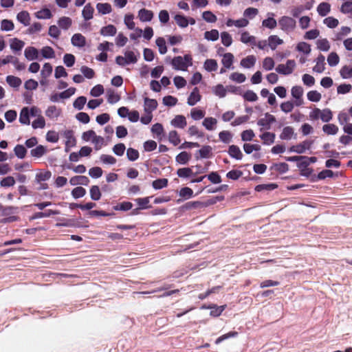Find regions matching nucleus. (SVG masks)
<instances>
[{
	"label": "nucleus",
	"instance_id": "16",
	"mask_svg": "<svg viewBox=\"0 0 352 352\" xmlns=\"http://www.w3.org/2000/svg\"><path fill=\"white\" fill-rule=\"evenodd\" d=\"M256 63V58L254 55H249L241 60L240 65L245 69L253 67Z\"/></svg>",
	"mask_w": 352,
	"mask_h": 352
},
{
	"label": "nucleus",
	"instance_id": "23",
	"mask_svg": "<svg viewBox=\"0 0 352 352\" xmlns=\"http://www.w3.org/2000/svg\"><path fill=\"white\" fill-rule=\"evenodd\" d=\"M94 8L91 3H87L85 6L82 11V17L85 21L90 20L94 16Z\"/></svg>",
	"mask_w": 352,
	"mask_h": 352
},
{
	"label": "nucleus",
	"instance_id": "42",
	"mask_svg": "<svg viewBox=\"0 0 352 352\" xmlns=\"http://www.w3.org/2000/svg\"><path fill=\"white\" fill-rule=\"evenodd\" d=\"M17 20L23 23L24 25L27 26L30 24V14L26 11H22L18 13L16 16Z\"/></svg>",
	"mask_w": 352,
	"mask_h": 352
},
{
	"label": "nucleus",
	"instance_id": "19",
	"mask_svg": "<svg viewBox=\"0 0 352 352\" xmlns=\"http://www.w3.org/2000/svg\"><path fill=\"white\" fill-rule=\"evenodd\" d=\"M24 56L28 60L38 59V50L34 47H28L25 49Z\"/></svg>",
	"mask_w": 352,
	"mask_h": 352
},
{
	"label": "nucleus",
	"instance_id": "41",
	"mask_svg": "<svg viewBox=\"0 0 352 352\" xmlns=\"http://www.w3.org/2000/svg\"><path fill=\"white\" fill-rule=\"evenodd\" d=\"M205 113V111L202 109L198 108H192L190 111V117L194 120H199L202 118H204Z\"/></svg>",
	"mask_w": 352,
	"mask_h": 352
},
{
	"label": "nucleus",
	"instance_id": "63",
	"mask_svg": "<svg viewBox=\"0 0 352 352\" xmlns=\"http://www.w3.org/2000/svg\"><path fill=\"white\" fill-rule=\"evenodd\" d=\"M16 182L13 177L8 176L3 178L0 182V186L3 188H8L13 186Z\"/></svg>",
	"mask_w": 352,
	"mask_h": 352
},
{
	"label": "nucleus",
	"instance_id": "31",
	"mask_svg": "<svg viewBox=\"0 0 352 352\" xmlns=\"http://www.w3.org/2000/svg\"><path fill=\"white\" fill-rule=\"evenodd\" d=\"M117 29L113 25H108L101 28L100 33L104 36H113L116 34Z\"/></svg>",
	"mask_w": 352,
	"mask_h": 352
},
{
	"label": "nucleus",
	"instance_id": "48",
	"mask_svg": "<svg viewBox=\"0 0 352 352\" xmlns=\"http://www.w3.org/2000/svg\"><path fill=\"white\" fill-rule=\"evenodd\" d=\"M89 192L91 199L94 201H98L101 198L102 194L98 186H92L90 188Z\"/></svg>",
	"mask_w": 352,
	"mask_h": 352
},
{
	"label": "nucleus",
	"instance_id": "24",
	"mask_svg": "<svg viewBox=\"0 0 352 352\" xmlns=\"http://www.w3.org/2000/svg\"><path fill=\"white\" fill-rule=\"evenodd\" d=\"M267 16V19L263 21L262 25L270 29L275 28L277 25V21L274 19V14L269 12Z\"/></svg>",
	"mask_w": 352,
	"mask_h": 352
},
{
	"label": "nucleus",
	"instance_id": "33",
	"mask_svg": "<svg viewBox=\"0 0 352 352\" xmlns=\"http://www.w3.org/2000/svg\"><path fill=\"white\" fill-rule=\"evenodd\" d=\"M316 44L318 50L322 52H327L331 47L330 43L327 38H320L317 40Z\"/></svg>",
	"mask_w": 352,
	"mask_h": 352
},
{
	"label": "nucleus",
	"instance_id": "22",
	"mask_svg": "<svg viewBox=\"0 0 352 352\" xmlns=\"http://www.w3.org/2000/svg\"><path fill=\"white\" fill-rule=\"evenodd\" d=\"M228 152L231 157L237 160H241L243 157V153L241 149L236 145L230 146Z\"/></svg>",
	"mask_w": 352,
	"mask_h": 352
},
{
	"label": "nucleus",
	"instance_id": "45",
	"mask_svg": "<svg viewBox=\"0 0 352 352\" xmlns=\"http://www.w3.org/2000/svg\"><path fill=\"white\" fill-rule=\"evenodd\" d=\"M134 16L132 14H126L124 15V23L125 25L127 27L129 30H134L135 29V23L133 21Z\"/></svg>",
	"mask_w": 352,
	"mask_h": 352
},
{
	"label": "nucleus",
	"instance_id": "50",
	"mask_svg": "<svg viewBox=\"0 0 352 352\" xmlns=\"http://www.w3.org/2000/svg\"><path fill=\"white\" fill-rule=\"evenodd\" d=\"M32 122V126L33 129H43L45 126V120L41 115L38 117Z\"/></svg>",
	"mask_w": 352,
	"mask_h": 352
},
{
	"label": "nucleus",
	"instance_id": "8",
	"mask_svg": "<svg viewBox=\"0 0 352 352\" xmlns=\"http://www.w3.org/2000/svg\"><path fill=\"white\" fill-rule=\"evenodd\" d=\"M275 122V117L269 113H266L263 118L258 120L257 124L262 127V129L268 130L271 128V125Z\"/></svg>",
	"mask_w": 352,
	"mask_h": 352
},
{
	"label": "nucleus",
	"instance_id": "13",
	"mask_svg": "<svg viewBox=\"0 0 352 352\" xmlns=\"http://www.w3.org/2000/svg\"><path fill=\"white\" fill-rule=\"evenodd\" d=\"M154 16L153 11L142 8L138 11V17L142 22H149Z\"/></svg>",
	"mask_w": 352,
	"mask_h": 352
},
{
	"label": "nucleus",
	"instance_id": "12",
	"mask_svg": "<svg viewBox=\"0 0 352 352\" xmlns=\"http://www.w3.org/2000/svg\"><path fill=\"white\" fill-rule=\"evenodd\" d=\"M315 66L313 67V72L316 73H322L325 70V58L322 54L318 55L315 59Z\"/></svg>",
	"mask_w": 352,
	"mask_h": 352
},
{
	"label": "nucleus",
	"instance_id": "56",
	"mask_svg": "<svg viewBox=\"0 0 352 352\" xmlns=\"http://www.w3.org/2000/svg\"><path fill=\"white\" fill-rule=\"evenodd\" d=\"M52 173L50 170H41L36 175V179L37 182H44L50 179Z\"/></svg>",
	"mask_w": 352,
	"mask_h": 352
},
{
	"label": "nucleus",
	"instance_id": "35",
	"mask_svg": "<svg viewBox=\"0 0 352 352\" xmlns=\"http://www.w3.org/2000/svg\"><path fill=\"white\" fill-rule=\"evenodd\" d=\"M322 131L328 135H333L338 133L339 129L334 124H327L322 126Z\"/></svg>",
	"mask_w": 352,
	"mask_h": 352
},
{
	"label": "nucleus",
	"instance_id": "29",
	"mask_svg": "<svg viewBox=\"0 0 352 352\" xmlns=\"http://www.w3.org/2000/svg\"><path fill=\"white\" fill-rule=\"evenodd\" d=\"M268 45L272 50H274L276 47L283 43V41L276 35H271L267 38Z\"/></svg>",
	"mask_w": 352,
	"mask_h": 352
},
{
	"label": "nucleus",
	"instance_id": "59",
	"mask_svg": "<svg viewBox=\"0 0 352 352\" xmlns=\"http://www.w3.org/2000/svg\"><path fill=\"white\" fill-rule=\"evenodd\" d=\"M10 46L13 51H20L24 46V42L18 38H13L10 41Z\"/></svg>",
	"mask_w": 352,
	"mask_h": 352
},
{
	"label": "nucleus",
	"instance_id": "30",
	"mask_svg": "<svg viewBox=\"0 0 352 352\" xmlns=\"http://www.w3.org/2000/svg\"><path fill=\"white\" fill-rule=\"evenodd\" d=\"M199 173H201V171H198L196 173H193L192 169L191 168H181L177 170V175L181 178H187L190 176L195 175Z\"/></svg>",
	"mask_w": 352,
	"mask_h": 352
},
{
	"label": "nucleus",
	"instance_id": "60",
	"mask_svg": "<svg viewBox=\"0 0 352 352\" xmlns=\"http://www.w3.org/2000/svg\"><path fill=\"white\" fill-rule=\"evenodd\" d=\"M230 79L237 83H242L245 81V76L239 72H233L230 75Z\"/></svg>",
	"mask_w": 352,
	"mask_h": 352
},
{
	"label": "nucleus",
	"instance_id": "54",
	"mask_svg": "<svg viewBox=\"0 0 352 352\" xmlns=\"http://www.w3.org/2000/svg\"><path fill=\"white\" fill-rule=\"evenodd\" d=\"M52 73V66L50 63H46L43 65L41 72V76L43 79L47 78Z\"/></svg>",
	"mask_w": 352,
	"mask_h": 352
},
{
	"label": "nucleus",
	"instance_id": "61",
	"mask_svg": "<svg viewBox=\"0 0 352 352\" xmlns=\"http://www.w3.org/2000/svg\"><path fill=\"white\" fill-rule=\"evenodd\" d=\"M59 140V134L58 132L51 130L46 133V140L48 142L56 143Z\"/></svg>",
	"mask_w": 352,
	"mask_h": 352
},
{
	"label": "nucleus",
	"instance_id": "44",
	"mask_svg": "<svg viewBox=\"0 0 352 352\" xmlns=\"http://www.w3.org/2000/svg\"><path fill=\"white\" fill-rule=\"evenodd\" d=\"M41 55L45 58H54L55 57V52L52 47L50 46L43 47L41 50Z\"/></svg>",
	"mask_w": 352,
	"mask_h": 352
},
{
	"label": "nucleus",
	"instance_id": "55",
	"mask_svg": "<svg viewBox=\"0 0 352 352\" xmlns=\"http://www.w3.org/2000/svg\"><path fill=\"white\" fill-rule=\"evenodd\" d=\"M174 19L179 27L182 28L187 27V17L184 15L179 14H175Z\"/></svg>",
	"mask_w": 352,
	"mask_h": 352
},
{
	"label": "nucleus",
	"instance_id": "49",
	"mask_svg": "<svg viewBox=\"0 0 352 352\" xmlns=\"http://www.w3.org/2000/svg\"><path fill=\"white\" fill-rule=\"evenodd\" d=\"M219 33L217 30H212L206 31L204 33V38L208 41H215L219 39Z\"/></svg>",
	"mask_w": 352,
	"mask_h": 352
},
{
	"label": "nucleus",
	"instance_id": "28",
	"mask_svg": "<svg viewBox=\"0 0 352 352\" xmlns=\"http://www.w3.org/2000/svg\"><path fill=\"white\" fill-rule=\"evenodd\" d=\"M57 23L60 28L67 30L72 25V19L68 16H62Z\"/></svg>",
	"mask_w": 352,
	"mask_h": 352
},
{
	"label": "nucleus",
	"instance_id": "14",
	"mask_svg": "<svg viewBox=\"0 0 352 352\" xmlns=\"http://www.w3.org/2000/svg\"><path fill=\"white\" fill-rule=\"evenodd\" d=\"M201 99V96L199 93V90L197 87H195L192 92L190 94L187 103L189 106H194Z\"/></svg>",
	"mask_w": 352,
	"mask_h": 352
},
{
	"label": "nucleus",
	"instance_id": "26",
	"mask_svg": "<svg viewBox=\"0 0 352 352\" xmlns=\"http://www.w3.org/2000/svg\"><path fill=\"white\" fill-rule=\"evenodd\" d=\"M29 111V107H27L21 109L19 115V122L22 124L29 125L30 124Z\"/></svg>",
	"mask_w": 352,
	"mask_h": 352
},
{
	"label": "nucleus",
	"instance_id": "17",
	"mask_svg": "<svg viewBox=\"0 0 352 352\" xmlns=\"http://www.w3.org/2000/svg\"><path fill=\"white\" fill-rule=\"evenodd\" d=\"M296 138V134L293 127L287 126L283 129L281 133L280 134V138L284 140H289L292 138Z\"/></svg>",
	"mask_w": 352,
	"mask_h": 352
},
{
	"label": "nucleus",
	"instance_id": "39",
	"mask_svg": "<svg viewBox=\"0 0 352 352\" xmlns=\"http://www.w3.org/2000/svg\"><path fill=\"white\" fill-rule=\"evenodd\" d=\"M233 135L229 131H222L219 133V138L221 142L225 144H229L231 142Z\"/></svg>",
	"mask_w": 352,
	"mask_h": 352
},
{
	"label": "nucleus",
	"instance_id": "10",
	"mask_svg": "<svg viewBox=\"0 0 352 352\" xmlns=\"http://www.w3.org/2000/svg\"><path fill=\"white\" fill-rule=\"evenodd\" d=\"M72 45L76 47H84L87 44L86 38L80 33L74 34L71 38Z\"/></svg>",
	"mask_w": 352,
	"mask_h": 352
},
{
	"label": "nucleus",
	"instance_id": "7",
	"mask_svg": "<svg viewBox=\"0 0 352 352\" xmlns=\"http://www.w3.org/2000/svg\"><path fill=\"white\" fill-rule=\"evenodd\" d=\"M45 116L51 120H57L62 115V109L55 105H50L45 111Z\"/></svg>",
	"mask_w": 352,
	"mask_h": 352
},
{
	"label": "nucleus",
	"instance_id": "64",
	"mask_svg": "<svg viewBox=\"0 0 352 352\" xmlns=\"http://www.w3.org/2000/svg\"><path fill=\"white\" fill-rule=\"evenodd\" d=\"M340 12L343 14H350L352 18V1L344 2L340 7Z\"/></svg>",
	"mask_w": 352,
	"mask_h": 352
},
{
	"label": "nucleus",
	"instance_id": "37",
	"mask_svg": "<svg viewBox=\"0 0 352 352\" xmlns=\"http://www.w3.org/2000/svg\"><path fill=\"white\" fill-rule=\"evenodd\" d=\"M298 52H302L306 55H308L311 52V45L306 42H299L296 47Z\"/></svg>",
	"mask_w": 352,
	"mask_h": 352
},
{
	"label": "nucleus",
	"instance_id": "20",
	"mask_svg": "<svg viewBox=\"0 0 352 352\" xmlns=\"http://www.w3.org/2000/svg\"><path fill=\"white\" fill-rule=\"evenodd\" d=\"M234 59V57L232 53H225L222 55L221 64L226 69H231L232 68Z\"/></svg>",
	"mask_w": 352,
	"mask_h": 352
},
{
	"label": "nucleus",
	"instance_id": "9",
	"mask_svg": "<svg viewBox=\"0 0 352 352\" xmlns=\"http://www.w3.org/2000/svg\"><path fill=\"white\" fill-rule=\"evenodd\" d=\"M63 136L65 138V151L68 152L71 148L76 145V140L74 136L73 131L71 130L65 131Z\"/></svg>",
	"mask_w": 352,
	"mask_h": 352
},
{
	"label": "nucleus",
	"instance_id": "5",
	"mask_svg": "<svg viewBox=\"0 0 352 352\" xmlns=\"http://www.w3.org/2000/svg\"><path fill=\"white\" fill-rule=\"evenodd\" d=\"M296 65L294 60H287L285 64H279L276 67V71L283 75H289L294 72Z\"/></svg>",
	"mask_w": 352,
	"mask_h": 352
},
{
	"label": "nucleus",
	"instance_id": "62",
	"mask_svg": "<svg viewBox=\"0 0 352 352\" xmlns=\"http://www.w3.org/2000/svg\"><path fill=\"white\" fill-rule=\"evenodd\" d=\"M212 92L219 98H223L226 95V88L221 84L212 87Z\"/></svg>",
	"mask_w": 352,
	"mask_h": 352
},
{
	"label": "nucleus",
	"instance_id": "53",
	"mask_svg": "<svg viewBox=\"0 0 352 352\" xmlns=\"http://www.w3.org/2000/svg\"><path fill=\"white\" fill-rule=\"evenodd\" d=\"M168 141L174 146H177L181 142L179 135L176 131L173 130L169 132Z\"/></svg>",
	"mask_w": 352,
	"mask_h": 352
},
{
	"label": "nucleus",
	"instance_id": "46",
	"mask_svg": "<svg viewBox=\"0 0 352 352\" xmlns=\"http://www.w3.org/2000/svg\"><path fill=\"white\" fill-rule=\"evenodd\" d=\"M89 182V179L85 176H74L69 179V183L72 186L78 184H86Z\"/></svg>",
	"mask_w": 352,
	"mask_h": 352
},
{
	"label": "nucleus",
	"instance_id": "34",
	"mask_svg": "<svg viewBox=\"0 0 352 352\" xmlns=\"http://www.w3.org/2000/svg\"><path fill=\"white\" fill-rule=\"evenodd\" d=\"M204 68L208 72H215L218 68V63L214 59H207L204 63Z\"/></svg>",
	"mask_w": 352,
	"mask_h": 352
},
{
	"label": "nucleus",
	"instance_id": "47",
	"mask_svg": "<svg viewBox=\"0 0 352 352\" xmlns=\"http://www.w3.org/2000/svg\"><path fill=\"white\" fill-rule=\"evenodd\" d=\"M340 62V57L336 52H332L327 56V63L329 66L335 67Z\"/></svg>",
	"mask_w": 352,
	"mask_h": 352
},
{
	"label": "nucleus",
	"instance_id": "3",
	"mask_svg": "<svg viewBox=\"0 0 352 352\" xmlns=\"http://www.w3.org/2000/svg\"><path fill=\"white\" fill-rule=\"evenodd\" d=\"M309 119L317 120L320 119L324 122H328L333 118V113L329 109H320L314 108L309 114Z\"/></svg>",
	"mask_w": 352,
	"mask_h": 352
},
{
	"label": "nucleus",
	"instance_id": "25",
	"mask_svg": "<svg viewBox=\"0 0 352 352\" xmlns=\"http://www.w3.org/2000/svg\"><path fill=\"white\" fill-rule=\"evenodd\" d=\"M190 153L186 151H182L176 156L175 161L179 164H186L190 160Z\"/></svg>",
	"mask_w": 352,
	"mask_h": 352
},
{
	"label": "nucleus",
	"instance_id": "21",
	"mask_svg": "<svg viewBox=\"0 0 352 352\" xmlns=\"http://www.w3.org/2000/svg\"><path fill=\"white\" fill-rule=\"evenodd\" d=\"M157 102L155 99L144 98V112H153L157 107Z\"/></svg>",
	"mask_w": 352,
	"mask_h": 352
},
{
	"label": "nucleus",
	"instance_id": "4",
	"mask_svg": "<svg viewBox=\"0 0 352 352\" xmlns=\"http://www.w3.org/2000/svg\"><path fill=\"white\" fill-rule=\"evenodd\" d=\"M278 25L281 30L289 34L293 32L296 26V22L291 16H283L278 19Z\"/></svg>",
	"mask_w": 352,
	"mask_h": 352
},
{
	"label": "nucleus",
	"instance_id": "11",
	"mask_svg": "<svg viewBox=\"0 0 352 352\" xmlns=\"http://www.w3.org/2000/svg\"><path fill=\"white\" fill-rule=\"evenodd\" d=\"M218 121L215 118L206 117L202 121V126L209 131H215L217 128Z\"/></svg>",
	"mask_w": 352,
	"mask_h": 352
},
{
	"label": "nucleus",
	"instance_id": "57",
	"mask_svg": "<svg viewBox=\"0 0 352 352\" xmlns=\"http://www.w3.org/2000/svg\"><path fill=\"white\" fill-rule=\"evenodd\" d=\"M307 99L311 102H318L322 98V95L318 91L312 90L309 91L307 94Z\"/></svg>",
	"mask_w": 352,
	"mask_h": 352
},
{
	"label": "nucleus",
	"instance_id": "27",
	"mask_svg": "<svg viewBox=\"0 0 352 352\" xmlns=\"http://www.w3.org/2000/svg\"><path fill=\"white\" fill-rule=\"evenodd\" d=\"M331 11V5L329 3L322 2L317 6V12L321 16H327Z\"/></svg>",
	"mask_w": 352,
	"mask_h": 352
},
{
	"label": "nucleus",
	"instance_id": "15",
	"mask_svg": "<svg viewBox=\"0 0 352 352\" xmlns=\"http://www.w3.org/2000/svg\"><path fill=\"white\" fill-rule=\"evenodd\" d=\"M170 124L175 128L184 129L187 125L186 119L182 115H177L170 121Z\"/></svg>",
	"mask_w": 352,
	"mask_h": 352
},
{
	"label": "nucleus",
	"instance_id": "2",
	"mask_svg": "<svg viewBox=\"0 0 352 352\" xmlns=\"http://www.w3.org/2000/svg\"><path fill=\"white\" fill-rule=\"evenodd\" d=\"M81 138L85 142H91L94 145V148L96 151L100 150L104 145V138L97 135L93 130L85 131L82 133Z\"/></svg>",
	"mask_w": 352,
	"mask_h": 352
},
{
	"label": "nucleus",
	"instance_id": "40",
	"mask_svg": "<svg viewBox=\"0 0 352 352\" xmlns=\"http://www.w3.org/2000/svg\"><path fill=\"white\" fill-rule=\"evenodd\" d=\"M34 14L38 19H49L52 16V12L48 8H43L36 12Z\"/></svg>",
	"mask_w": 352,
	"mask_h": 352
},
{
	"label": "nucleus",
	"instance_id": "58",
	"mask_svg": "<svg viewBox=\"0 0 352 352\" xmlns=\"http://www.w3.org/2000/svg\"><path fill=\"white\" fill-rule=\"evenodd\" d=\"M340 76L344 79L352 78V67L344 65L340 70Z\"/></svg>",
	"mask_w": 352,
	"mask_h": 352
},
{
	"label": "nucleus",
	"instance_id": "52",
	"mask_svg": "<svg viewBox=\"0 0 352 352\" xmlns=\"http://www.w3.org/2000/svg\"><path fill=\"white\" fill-rule=\"evenodd\" d=\"M14 152L15 155L19 159H23L27 154L26 148L21 144H17L14 148Z\"/></svg>",
	"mask_w": 352,
	"mask_h": 352
},
{
	"label": "nucleus",
	"instance_id": "18",
	"mask_svg": "<svg viewBox=\"0 0 352 352\" xmlns=\"http://www.w3.org/2000/svg\"><path fill=\"white\" fill-rule=\"evenodd\" d=\"M240 41L245 44H250L252 47L256 44V37L245 31L241 32Z\"/></svg>",
	"mask_w": 352,
	"mask_h": 352
},
{
	"label": "nucleus",
	"instance_id": "38",
	"mask_svg": "<svg viewBox=\"0 0 352 352\" xmlns=\"http://www.w3.org/2000/svg\"><path fill=\"white\" fill-rule=\"evenodd\" d=\"M275 62L272 57H265L262 61V68L265 71H270L274 69Z\"/></svg>",
	"mask_w": 352,
	"mask_h": 352
},
{
	"label": "nucleus",
	"instance_id": "32",
	"mask_svg": "<svg viewBox=\"0 0 352 352\" xmlns=\"http://www.w3.org/2000/svg\"><path fill=\"white\" fill-rule=\"evenodd\" d=\"M96 9L101 14H109L112 11L111 6L108 3H98L96 4Z\"/></svg>",
	"mask_w": 352,
	"mask_h": 352
},
{
	"label": "nucleus",
	"instance_id": "43",
	"mask_svg": "<svg viewBox=\"0 0 352 352\" xmlns=\"http://www.w3.org/2000/svg\"><path fill=\"white\" fill-rule=\"evenodd\" d=\"M6 82L10 87L14 88L20 87L22 83L21 80L19 77L11 75L6 77Z\"/></svg>",
	"mask_w": 352,
	"mask_h": 352
},
{
	"label": "nucleus",
	"instance_id": "51",
	"mask_svg": "<svg viewBox=\"0 0 352 352\" xmlns=\"http://www.w3.org/2000/svg\"><path fill=\"white\" fill-rule=\"evenodd\" d=\"M260 138L265 144L270 145L274 142L275 135L270 132H265L260 135Z\"/></svg>",
	"mask_w": 352,
	"mask_h": 352
},
{
	"label": "nucleus",
	"instance_id": "1",
	"mask_svg": "<svg viewBox=\"0 0 352 352\" xmlns=\"http://www.w3.org/2000/svg\"><path fill=\"white\" fill-rule=\"evenodd\" d=\"M171 65L175 70L186 71L188 67L192 65V56L190 54L175 56L173 58Z\"/></svg>",
	"mask_w": 352,
	"mask_h": 352
},
{
	"label": "nucleus",
	"instance_id": "6",
	"mask_svg": "<svg viewBox=\"0 0 352 352\" xmlns=\"http://www.w3.org/2000/svg\"><path fill=\"white\" fill-rule=\"evenodd\" d=\"M314 141L305 140L301 143L291 146L289 149V152L296 153L298 154L304 153L307 150L310 149Z\"/></svg>",
	"mask_w": 352,
	"mask_h": 352
},
{
	"label": "nucleus",
	"instance_id": "36",
	"mask_svg": "<svg viewBox=\"0 0 352 352\" xmlns=\"http://www.w3.org/2000/svg\"><path fill=\"white\" fill-rule=\"evenodd\" d=\"M47 148L43 145H38L31 150L30 153L32 157H41L47 153Z\"/></svg>",
	"mask_w": 352,
	"mask_h": 352
}]
</instances>
